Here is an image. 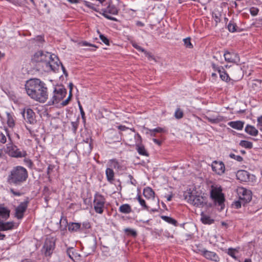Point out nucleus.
Segmentation results:
<instances>
[{
    "instance_id": "nucleus-1",
    "label": "nucleus",
    "mask_w": 262,
    "mask_h": 262,
    "mask_svg": "<svg viewBox=\"0 0 262 262\" xmlns=\"http://www.w3.org/2000/svg\"><path fill=\"white\" fill-rule=\"evenodd\" d=\"M27 94L34 100L45 103L48 98V89L46 84L39 79H31L25 84Z\"/></svg>"
},
{
    "instance_id": "nucleus-2",
    "label": "nucleus",
    "mask_w": 262,
    "mask_h": 262,
    "mask_svg": "<svg viewBox=\"0 0 262 262\" xmlns=\"http://www.w3.org/2000/svg\"><path fill=\"white\" fill-rule=\"evenodd\" d=\"M28 177L27 169L24 167L17 166L11 170L8 176L7 182L10 185L18 186L25 182Z\"/></svg>"
},
{
    "instance_id": "nucleus-3",
    "label": "nucleus",
    "mask_w": 262,
    "mask_h": 262,
    "mask_svg": "<svg viewBox=\"0 0 262 262\" xmlns=\"http://www.w3.org/2000/svg\"><path fill=\"white\" fill-rule=\"evenodd\" d=\"M98 2V8L102 12L103 15L110 20H116L117 19L107 14L110 13L115 15L118 13V10L116 6L113 5L109 1L107 0H96Z\"/></svg>"
},
{
    "instance_id": "nucleus-4",
    "label": "nucleus",
    "mask_w": 262,
    "mask_h": 262,
    "mask_svg": "<svg viewBox=\"0 0 262 262\" xmlns=\"http://www.w3.org/2000/svg\"><path fill=\"white\" fill-rule=\"evenodd\" d=\"M58 58L56 55L54 54H51L49 52L44 53L42 51L41 59H40L39 62H44L47 67H49L54 72L57 70L59 68V65L58 64Z\"/></svg>"
},
{
    "instance_id": "nucleus-5",
    "label": "nucleus",
    "mask_w": 262,
    "mask_h": 262,
    "mask_svg": "<svg viewBox=\"0 0 262 262\" xmlns=\"http://www.w3.org/2000/svg\"><path fill=\"white\" fill-rule=\"evenodd\" d=\"M222 189L221 187H213L212 186V189L210 192V196L215 203H217L219 205L221 206L222 208V205L225 201V198L223 193H222Z\"/></svg>"
},
{
    "instance_id": "nucleus-6",
    "label": "nucleus",
    "mask_w": 262,
    "mask_h": 262,
    "mask_svg": "<svg viewBox=\"0 0 262 262\" xmlns=\"http://www.w3.org/2000/svg\"><path fill=\"white\" fill-rule=\"evenodd\" d=\"M186 199L189 203L197 207L202 208L207 204L206 198L202 196L191 194L188 197L186 196Z\"/></svg>"
},
{
    "instance_id": "nucleus-7",
    "label": "nucleus",
    "mask_w": 262,
    "mask_h": 262,
    "mask_svg": "<svg viewBox=\"0 0 262 262\" xmlns=\"http://www.w3.org/2000/svg\"><path fill=\"white\" fill-rule=\"evenodd\" d=\"M93 202L94 208L95 212L99 214H102L103 212V209L105 202V200L104 196L98 193H96L94 195Z\"/></svg>"
},
{
    "instance_id": "nucleus-8",
    "label": "nucleus",
    "mask_w": 262,
    "mask_h": 262,
    "mask_svg": "<svg viewBox=\"0 0 262 262\" xmlns=\"http://www.w3.org/2000/svg\"><path fill=\"white\" fill-rule=\"evenodd\" d=\"M53 96L49 102L50 105L59 103L66 95V90L62 88H55L53 92Z\"/></svg>"
},
{
    "instance_id": "nucleus-9",
    "label": "nucleus",
    "mask_w": 262,
    "mask_h": 262,
    "mask_svg": "<svg viewBox=\"0 0 262 262\" xmlns=\"http://www.w3.org/2000/svg\"><path fill=\"white\" fill-rule=\"evenodd\" d=\"M7 152L10 156L15 158L25 157L27 156L26 151L19 149L16 145L10 144L7 146Z\"/></svg>"
},
{
    "instance_id": "nucleus-10",
    "label": "nucleus",
    "mask_w": 262,
    "mask_h": 262,
    "mask_svg": "<svg viewBox=\"0 0 262 262\" xmlns=\"http://www.w3.org/2000/svg\"><path fill=\"white\" fill-rule=\"evenodd\" d=\"M29 201L28 200L21 202L20 204L15 208V217L18 219H21L24 216V214L27 210Z\"/></svg>"
},
{
    "instance_id": "nucleus-11",
    "label": "nucleus",
    "mask_w": 262,
    "mask_h": 262,
    "mask_svg": "<svg viewBox=\"0 0 262 262\" xmlns=\"http://www.w3.org/2000/svg\"><path fill=\"white\" fill-rule=\"evenodd\" d=\"M135 138L136 139L137 138V140L136 143V149L139 154L142 156L148 157L149 154L148 152L145 149L144 146L141 144L142 138L141 136L139 134H137L135 135Z\"/></svg>"
},
{
    "instance_id": "nucleus-12",
    "label": "nucleus",
    "mask_w": 262,
    "mask_h": 262,
    "mask_svg": "<svg viewBox=\"0 0 262 262\" xmlns=\"http://www.w3.org/2000/svg\"><path fill=\"white\" fill-rule=\"evenodd\" d=\"M239 199L243 201V206L249 202L252 199L251 191L245 188H242L239 189Z\"/></svg>"
},
{
    "instance_id": "nucleus-13",
    "label": "nucleus",
    "mask_w": 262,
    "mask_h": 262,
    "mask_svg": "<svg viewBox=\"0 0 262 262\" xmlns=\"http://www.w3.org/2000/svg\"><path fill=\"white\" fill-rule=\"evenodd\" d=\"M23 116L24 119L30 124H34L35 122V113L31 108L24 109Z\"/></svg>"
},
{
    "instance_id": "nucleus-14",
    "label": "nucleus",
    "mask_w": 262,
    "mask_h": 262,
    "mask_svg": "<svg viewBox=\"0 0 262 262\" xmlns=\"http://www.w3.org/2000/svg\"><path fill=\"white\" fill-rule=\"evenodd\" d=\"M199 252L201 253V254L203 255L206 258L217 262L220 260V258L218 255L213 252L208 251L205 249L200 250L199 249Z\"/></svg>"
},
{
    "instance_id": "nucleus-15",
    "label": "nucleus",
    "mask_w": 262,
    "mask_h": 262,
    "mask_svg": "<svg viewBox=\"0 0 262 262\" xmlns=\"http://www.w3.org/2000/svg\"><path fill=\"white\" fill-rule=\"evenodd\" d=\"M211 167L212 170L219 175H221L225 172V165L222 161H214L212 163Z\"/></svg>"
},
{
    "instance_id": "nucleus-16",
    "label": "nucleus",
    "mask_w": 262,
    "mask_h": 262,
    "mask_svg": "<svg viewBox=\"0 0 262 262\" xmlns=\"http://www.w3.org/2000/svg\"><path fill=\"white\" fill-rule=\"evenodd\" d=\"M225 60L228 62L237 63L239 62V57L238 55L234 52H229L225 51L224 54Z\"/></svg>"
},
{
    "instance_id": "nucleus-17",
    "label": "nucleus",
    "mask_w": 262,
    "mask_h": 262,
    "mask_svg": "<svg viewBox=\"0 0 262 262\" xmlns=\"http://www.w3.org/2000/svg\"><path fill=\"white\" fill-rule=\"evenodd\" d=\"M236 176L237 179L241 182H247L250 179L249 173L246 170H238Z\"/></svg>"
},
{
    "instance_id": "nucleus-18",
    "label": "nucleus",
    "mask_w": 262,
    "mask_h": 262,
    "mask_svg": "<svg viewBox=\"0 0 262 262\" xmlns=\"http://www.w3.org/2000/svg\"><path fill=\"white\" fill-rule=\"evenodd\" d=\"M54 243L51 241H47L45 243L43 248L45 249L46 255L50 256L52 254L54 249Z\"/></svg>"
},
{
    "instance_id": "nucleus-19",
    "label": "nucleus",
    "mask_w": 262,
    "mask_h": 262,
    "mask_svg": "<svg viewBox=\"0 0 262 262\" xmlns=\"http://www.w3.org/2000/svg\"><path fill=\"white\" fill-rule=\"evenodd\" d=\"M228 125L234 129L242 130L244 127V122L242 121H231Z\"/></svg>"
},
{
    "instance_id": "nucleus-20",
    "label": "nucleus",
    "mask_w": 262,
    "mask_h": 262,
    "mask_svg": "<svg viewBox=\"0 0 262 262\" xmlns=\"http://www.w3.org/2000/svg\"><path fill=\"white\" fill-rule=\"evenodd\" d=\"M245 131L246 133L252 136H256L258 134V130L254 126L249 124L246 125Z\"/></svg>"
},
{
    "instance_id": "nucleus-21",
    "label": "nucleus",
    "mask_w": 262,
    "mask_h": 262,
    "mask_svg": "<svg viewBox=\"0 0 262 262\" xmlns=\"http://www.w3.org/2000/svg\"><path fill=\"white\" fill-rule=\"evenodd\" d=\"M105 174L107 181L113 184L114 181L115 173L113 170L110 168H107L105 170Z\"/></svg>"
},
{
    "instance_id": "nucleus-22",
    "label": "nucleus",
    "mask_w": 262,
    "mask_h": 262,
    "mask_svg": "<svg viewBox=\"0 0 262 262\" xmlns=\"http://www.w3.org/2000/svg\"><path fill=\"white\" fill-rule=\"evenodd\" d=\"M30 41L32 43L40 47L42 46L43 42H45V39L42 36L39 35L36 36L35 38L31 39Z\"/></svg>"
},
{
    "instance_id": "nucleus-23",
    "label": "nucleus",
    "mask_w": 262,
    "mask_h": 262,
    "mask_svg": "<svg viewBox=\"0 0 262 262\" xmlns=\"http://www.w3.org/2000/svg\"><path fill=\"white\" fill-rule=\"evenodd\" d=\"M205 118L211 123H218L224 121V118L223 116L218 115L216 117L206 116Z\"/></svg>"
},
{
    "instance_id": "nucleus-24",
    "label": "nucleus",
    "mask_w": 262,
    "mask_h": 262,
    "mask_svg": "<svg viewBox=\"0 0 262 262\" xmlns=\"http://www.w3.org/2000/svg\"><path fill=\"white\" fill-rule=\"evenodd\" d=\"M143 194L147 199L154 198L155 192L150 187H147L143 190Z\"/></svg>"
},
{
    "instance_id": "nucleus-25",
    "label": "nucleus",
    "mask_w": 262,
    "mask_h": 262,
    "mask_svg": "<svg viewBox=\"0 0 262 262\" xmlns=\"http://www.w3.org/2000/svg\"><path fill=\"white\" fill-rule=\"evenodd\" d=\"M201 221L205 224H211L214 223V220L210 216L205 215L203 212L201 213Z\"/></svg>"
},
{
    "instance_id": "nucleus-26",
    "label": "nucleus",
    "mask_w": 262,
    "mask_h": 262,
    "mask_svg": "<svg viewBox=\"0 0 262 262\" xmlns=\"http://www.w3.org/2000/svg\"><path fill=\"white\" fill-rule=\"evenodd\" d=\"M81 224L78 223H70L68 225V230L71 232H76L80 228Z\"/></svg>"
},
{
    "instance_id": "nucleus-27",
    "label": "nucleus",
    "mask_w": 262,
    "mask_h": 262,
    "mask_svg": "<svg viewBox=\"0 0 262 262\" xmlns=\"http://www.w3.org/2000/svg\"><path fill=\"white\" fill-rule=\"evenodd\" d=\"M119 210L120 212L123 213H129L132 212V209L130 205L127 204L120 206Z\"/></svg>"
},
{
    "instance_id": "nucleus-28",
    "label": "nucleus",
    "mask_w": 262,
    "mask_h": 262,
    "mask_svg": "<svg viewBox=\"0 0 262 262\" xmlns=\"http://www.w3.org/2000/svg\"><path fill=\"white\" fill-rule=\"evenodd\" d=\"M239 144L240 146L248 149H251L253 147V143L246 140L241 141Z\"/></svg>"
},
{
    "instance_id": "nucleus-29",
    "label": "nucleus",
    "mask_w": 262,
    "mask_h": 262,
    "mask_svg": "<svg viewBox=\"0 0 262 262\" xmlns=\"http://www.w3.org/2000/svg\"><path fill=\"white\" fill-rule=\"evenodd\" d=\"M7 124L10 127H13L15 125L14 120L12 115L9 113H7Z\"/></svg>"
},
{
    "instance_id": "nucleus-30",
    "label": "nucleus",
    "mask_w": 262,
    "mask_h": 262,
    "mask_svg": "<svg viewBox=\"0 0 262 262\" xmlns=\"http://www.w3.org/2000/svg\"><path fill=\"white\" fill-rule=\"evenodd\" d=\"M218 73L220 74V77L223 80L227 81L228 80H229L230 79L228 74L225 72L224 70L223 71L219 70Z\"/></svg>"
},
{
    "instance_id": "nucleus-31",
    "label": "nucleus",
    "mask_w": 262,
    "mask_h": 262,
    "mask_svg": "<svg viewBox=\"0 0 262 262\" xmlns=\"http://www.w3.org/2000/svg\"><path fill=\"white\" fill-rule=\"evenodd\" d=\"M41 54H42V51H39L36 52L34 54V55L32 58V61H33L34 62H39V60H40V59H41Z\"/></svg>"
},
{
    "instance_id": "nucleus-32",
    "label": "nucleus",
    "mask_w": 262,
    "mask_h": 262,
    "mask_svg": "<svg viewBox=\"0 0 262 262\" xmlns=\"http://www.w3.org/2000/svg\"><path fill=\"white\" fill-rule=\"evenodd\" d=\"M84 5L86 7H88L91 9H92L96 11H98V12L100 11V10H99L98 8V4L96 6L95 5H94L89 2H88V1H84Z\"/></svg>"
},
{
    "instance_id": "nucleus-33",
    "label": "nucleus",
    "mask_w": 262,
    "mask_h": 262,
    "mask_svg": "<svg viewBox=\"0 0 262 262\" xmlns=\"http://www.w3.org/2000/svg\"><path fill=\"white\" fill-rule=\"evenodd\" d=\"M137 200L141 206H142L144 209L148 210V207L146 205L145 200H143L140 195H138Z\"/></svg>"
},
{
    "instance_id": "nucleus-34",
    "label": "nucleus",
    "mask_w": 262,
    "mask_h": 262,
    "mask_svg": "<svg viewBox=\"0 0 262 262\" xmlns=\"http://www.w3.org/2000/svg\"><path fill=\"white\" fill-rule=\"evenodd\" d=\"M162 218L165 220V221H166L167 222L170 223V224H171L172 225H174L175 226L177 225V222L176 220H175L174 219L170 217H168V216H162Z\"/></svg>"
},
{
    "instance_id": "nucleus-35",
    "label": "nucleus",
    "mask_w": 262,
    "mask_h": 262,
    "mask_svg": "<svg viewBox=\"0 0 262 262\" xmlns=\"http://www.w3.org/2000/svg\"><path fill=\"white\" fill-rule=\"evenodd\" d=\"M67 254L71 259L74 260V249L73 247H70L67 249Z\"/></svg>"
},
{
    "instance_id": "nucleus-36",
    "label": "nucleus",
    "mask_w": 262,
    "mask_h": 262,
    "mask_svg": "<svg viewBox=\"0 0 262 262\" xmlns=\"http://www.w3.org/2000/svg\"><path fill=\"white\" fill-rule=\"evenodd\" d=\"M110 162L111 163V166L114 168L118 169H120L121 168L119 163L116 160H111Z\"/></svg>"
},
{
    "instance_id": "nucleus-37",
    "label": "nucleus",
    "mask_w": 262,
    "mask_h": 262,
    "mask_svg": "<svg viewBox=\"0 0 262 262\" xmlns=\"http://www.w3.org/2000/svg\"><path fill=\"white\" fill-rule=\"evenodd\" d=\"M147 130L149 131V132H155L156 133H164L166 132V129L164 128H162L160 127H158L153 129L147 128Z\"/></svg>"
},
{
    "instance_id": "nucleus-38",
    "label": "nucleus",
    "mask_w": 262,
    "mask_h": 262,
    "mask_svg": "<svg viewBox=\"0 0 262 262\" xmlns=\"http://www.w3.org/2000/svg\"><path fill=\"white\" fill-rule=\"evenodd\" d=\"M183 116V111L179 108H177L174 113V117L177 119H181Z\"/></svg>"
},
{
    "instance_id": "nucleus-39",
    "label": "nucleus",
    "mask_w": 262,
    "mask_h": 262,
    "mask_svg": "<svg viewBox=\"0 0 262 262\" xmlns=\"http://www.w3.org/2000/svg\"><path fill=\"white\" fill-rule=\"evenodd\" d=\"M125 232L127 233V235H130L133 237H136L137 236V232L135 230L129 228H126L124 230Z\"/></svg>"
},
{
    "instance_id": "nucleus-40",
    "label": "nucleus",
    "mask_w": 262,
    "mask_h": 262,
    "mask_svg": "<svg viewBox=\"0 0 262 262\" xmlns=\"http://www.w3.org/2000/svg\"><path fill=\"white\" fill-rule=\"evenodd\" d=\"M185 46L189 48H192L193 46L190 42V38L188 37L183 39Z\"/></svg>"
},
{
    "instance_id": "nucleus-41",
    "label": "nucleus",
    "mask_w": 262,
    "mask_h": 262,
    "mask_svg": "<svg viewBox=\"0 0 262 262\" xmlns=\"http://www.w3.org/2000/svg\"><path fill=\"white\" fill-rule=\"evenodd\" d=\"M78 121H76L75 122H72L71 125H72V130L73 132L74 133H76L78 126Z\"/></svg>"
},
{
    "instance_id": "nucleus-42",
    "label": "nucleus",
    "mask_w": 262,
    "mask_h": 262,
    "mask_svg": "<svg viewBox=\"0 0 262 262\" xmlns=\"http://www.w3.org/2000/svg\"><path fill=\"white\" fill-rule=\"evenodd\" d=\"M229 156L231 158L234 159L238 162H241L243 160V158L241 156L238 155H235L234 154H230Z\"/></svg>"
},
{
    "instance_id": "nucleus-43",
    "label": "nucleus",
    "mask_w": 262,
    "mask_h": 262,
    "mask_svg": "<svg viewBox=\"0 0 262 262\" xmlns=\"http://www.w3.org/2000/svg\"><path fill=\"white\" fill-rule=\"evenodd\" d=\"M259 10L258 8L255 7H252L250 9V14L252 16H256L257 15Z\"/></svg>"
},
{
    "instance_id": "nucleus-44",
    "label": "nucleus",
    "mask_w": 262,
    "mask_h": 262,
    "mask_svg": "<svg viewBox=\"0 0 262 262\" xmlns=\"http://www.w3.org/2000/svg\"><path fill=\"white\" fill-rule=\"evenodd\" d=\"M236 25L229 23L228 25V29L230 32H233L236 30Z\"/></svg>"
},
{
    "instance_id": "nucleus-45",
    "label": "nucleus",
    "mask_w": 262,
    "mask_h": 262,
    "mask_svg": "<svg viewBox=\"0 0 262 262\" xmlns=\"http://www.w3.org/2000/svg\"><path fill=\"white\" fill-rule=\"evenodd\" d=\"M243 201H242L240 199L239 200L235 201L234 202V205L236 209L239 208L241 207L242 205H243Z\"/></svg>"
},
{
    "instance_id": "nucleus-46",
    "label": "nucleus",
    "mask_w": 262,
    "mask_h": 262,
    "mask_svg": "<svg viewBox=\"0 0 262 262\" xmlns=\"http://www.w3.org/2000/svg\"><path fill=\"white\" fill-rule=\"evenodd\" d=\"M228 254L234 259H236V257L235 255V250L232 248L228 249Z\"/></svg>"
},
{
    "instance_id": "nucleus-47",
    "label": "nucleus",
    "mask_w": 262,
    "mask_h": 262,
    "mask_svg": "<svg viewBox=\"0 0 262 262\" xmlns=\"http://www.w3.org/2000/svg\"><path fill=\"white\" fill-rule=\"evenodd\" d=\"M100 39L102 40V41L103 42H104L105 45H109V40L105 36H104L102 34H100Z\"/></svg>"
},
{
    "instance_id": "nucleus-48",
    "label": "nucleus",
    "mask_w": 262,
    "mask_h": 262,
    "mask_svg": "<svg viewBox=\"0 0 262 262\" xmlns=\"http://www.w3.org/2000/svg\"><path fill=\"white\" fill-rule=\"evenodd\" d=\"M78 106H79V110H80V114H81V117L82 118L83 120H85V114H84V111L82 108V107L79 101H78Z\"/></svg>"
},
{
    "instance_id": "nucleus-49",
    "label": "nucleus",
    "mask_w": 262,
    "mask_h": 262,
    "mask_svg": "<svg viewBox=\"0 0 262 262\" xmlns=\"http://www.w3.org/2000/svg\"><path fill=\"white\" fill-rule=\"evenodd\" d=\"M236 71H237V73H239V75L237 76L235 74L233 73L232 76H233V78L236 79L237 80H238V79L241 78V73H242L241 71L242 70H241V69H240L239 68L237 67V69Z\"/></svg>"
},
{
    "instance_id": "nucleus-50",
    "label": "nucleus",
    "mask_w": 262,
    "mask_h": 262,
    "mask_svg": "<svg viewBox=\"0 0 262 262\" xmlns=\"http://www.w3.org/2000/svg\"><path fill=\"white\" fill-rule=\"evenodd\" d=\"M144 54L149 60H153L156 61L155 58L150 53H149L146 51L144 52Z\"/></svg>"
},
{
    "instance_id": "nucleus-51",
    "label": "nucleus",
    "mask_w": 262,
    "mask_h": 262,
    "mask_svg": "<svg viewBox=\"0 0 262 262\" xmlns=\"http://www.w3.org/2000/svg\"><path fill=\"white\" fill-rule=\"evenodd\" d=\"M257 127L262 132V116L257 118Z\"/></svg>"
},
{
    "instance_id": "nucleus-52",
    "label": "nucleus",
    "mask_w": 262,
    "mask_h": 262,
    "mask_svg": "<svg viewBox=\"0 0 262 262\" xmlns=\"http://www.w3.org/2000/svg\"><path fill=\"white\" fill-rule=\"evenodd\" d=\"M58 64L59 65V67L60 66H61V68L62 69V70L63 71V74H64V75L66 76H68V72H67L64 67L63 66V64H62V63L61 62H60L59 61H58Z\"/></svg>"
},
{
    "instance_id": "nucleus-53",
    "label": "nucleus",
    "mask_w": 262,
    "mask_h": 262,
    "mask_svg": "<svg viewBox=\"0 0 262 262\" xmlns=\"http://www.w3.org/2000/svg\"><path fill=\"white\" fill-rule=\"evenodd\" d=\"M54 168V165H51V164L49 165V166L48 167V169H47V174H48L49 178L50 177V174L51 172L52 171Z\"/></svg>"
},
{
    "instance_id": "nucleus-54",
    "label": "nucleus",
    "mask_w": 262,
    "mask_h": 262,
    "mask_svg": "<svg viewBox=\"0 0 262 262\" xmlns=\"http://www.w3.org/2000/svg\"><path fill=\"white\" fill-rule=\"evenodd\" d=\"M211 66L212 67V68L215 70V71H217L218 72H219V70H223V68L222 67H219L218 66H217L215 63H212L211 64Z\"/></svg>"
},
{
    "instance_id": "nucleus-55",
    "label": "nucleus",
    "mask_w": 262,
    "mask_h": 262,
    "mask_svg": "<svg viewBox=\"0 0 262 262\" xmlns=\"http://www.w3.org/2000/svg\"><path fill=\"white\" fill-rule=\"evenodd\" d=\"M128 177L129 178V179L130 180V183L132 184H133V185L135 186L136 185V183H137L136 180L134 179L132 175H130V174H129L128 176Z\"/></svg>"
},
{
    "instance_id": "nucleus-56",
    "label": "nucleus",
    "mask_w": 262,
    "mask_h": 262,
    "mask_svg": "<svg viewBox=\"0 0 262 262\" xmlns=\"http://www.w3.org/2000/svg\"><path fill=\"white\" fill-rule=\"evenodd\" d=\"M118 128L121 131H124V130H126V129H129V128H128L124 125H119L118 126Z\"/></svg>"
},
{
    "instance_id": "nucleus-57",
    "label": "nucleus",
    "mask_w": 262,
    "mask_h": 262,
    "mask_svg": "<svg viewBox=\"0 0 262 262\" xmlns=\"http://www.w3.org/2000/svg\"><path fill=\"white\" fill-rule=\"evenodd\" d=\"M82 45L83 46H90V47H94L97 48V47L96 46L90 44V43L87 42L86 41L82 42Z\"/></svg>"
},
{
    "instance_id": "nucleus-58",
    "label": "nucleus",
    "mask_w": 262,
    "mask_h": 262,
    "mask_svg": "<svg viewBox=\"0 0 262 262\" xmlns=\"http://www.w3.org/2000/svg\"><path fill=\"white\" fill-rule=\"evenodd\" d=\"M11 192L15 195L19 196L20 195V193L19 192L15 191L13 189H11Z\"/></svg>"
},
{
    "instance_id": "nucleus-59",
    "label": "nucleus",
    "mask_w": 262,
    "mask_h": 262,
    "mask_svg": "<svg viewBox=\"0 0 262 262\" xmlns=\"http://www.w3.org/2000/svg\"><path fill=\"white\" fill-rule=\"evenodd\" d=\"M152 140L156 144L159 145H160L161 144V142L157 139L154 138Z\"/></svg>"
},
{
    "instance_id": "nucleus-60",
    "label": "nucleus",
    "mask_w": 262,
    "mask_h": 262,
    "mask_svg": "<svg viewBox=\"0 0 262 262\" xmlns=\"http://www.w3.org/2000/svg\"><path fill=\"white\" fill-rule=\"evenodd\" d=\"M69 100H68V99H66L65 100L62 101V102L61 103V104L63 106H66L69 103Z\"/></svg>"
},
{
    "instance_id": "nucleus-61",
    "label": "nucleus",
    "mask_w": 262,
    "mask_h": 262,
    "mask_svg": "<svg viewBox=\"0 0 262 262\" xmlns=\"http://www.w3.org/2000/svg\"><path fill=\"white\" fill-rule=\"evenodd\" d=\"M68 2L72 4H77L79 2V0H68Z\"/></svg>"
},
{
    "instance_id": "nucleus-62",
    "label": "nucleus",
    "mask_w": 262,
    "mask_h": 262,
    "mask_svg": "<svg viewBox=\"0 0 262 262\" xmlns=\"http://www.w3.org/2000/svg\"><path fill=\"white\" fill-rule=\"evenodd\" d=\"M25 160L30 167L32 165V162L30 160L27 159Z\"/></svg>"
},
{
    "instance_id": "nucleus-63",
    "label": "nucleus",
    "mask_w": 262,
    "mask_h": 262,
    "mask_svg": "<svg viewBox=\"0 0 262 262\" xmlns=\"http://www.w3.org/2000/svg\"><path fill=\"white\" fill-rule=\"evenodd\" d=\"M254 81L255 82L254 83H253V84H255V85H257V84H260L261 82V80H258V79L255 80Z\"/></svg>"
},
{
    "instance_id": "nucleus-64",
    "label": "nucleus",
    "mask_w": 262,
    "mask_h": 262,
    "mask_svg": "<svg viewBox=\"0 0 262 262\" xmlns=\"http://www.w3.org/2000/svg\"><path fill=\"white\" fill-rule=\"evenodd\" d=\"M138 49H137V50L138 51H141V52H144V53L146 51L143 48H142L140 46V47H138Z\"/></svg>"
}]
</instances>
